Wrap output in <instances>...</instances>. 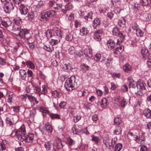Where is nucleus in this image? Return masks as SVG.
I'll list each match as a JSON object with an SVG mask.
<instances>
[{
    "instance_id": "obj_1",
    "label": "nucleus",
    "mask_w": 151,
    "mask_h": 151,
    "mask_svg": "<svg viewBox=\"0 0 151 151\" xmlns=\"http://www.w3.org/2000/svg\"><path fill=\"white\" fill-rule=\"evenodd\" d=\"M128 81L129 88H135L137 87V88L139 89V91L141 92L145 88V84L142 81L139 82L138 84L131 77L128 78Z\"/></svg>"
},
{
    "instance_id": "obj_2",
    "label": "nucleus",
    "mask_w": 151,
    "mask_h": 151,
    "mask_svg": "<svg viewBox=\"0 0 151 151\" xmlns=\"http://www.w3.org/2000/svg\"><path fill=\"white\" fill-rule=\"evenodd\" d=\"M75 76H72L65 81L64 86L68 91H71L74 88L73 83L75 81Z\"/></svg>"
},
{
    "instance_id": "obj_3",
    "label": "nucleus",
    "mask_w": 151,
    "mask_h": 151,
    "mask_svg": "<svg viewBox=\"0 0 151 151\" xmlns=\"http://www.w3.org/2000/svg\"><path fill=\"white\" fill-rule=\"evenodd\" d=\"M21 19L19 17H17L14 19L11 30L15 32L20 31L21 29Z\"/></svg>"
},
{
    "instance_id": "obj_4",
    "label": "nucleus",
    "mask_w": 151,
    "mask_h": 151,
    "mask_svg": "<svg viewBox=\"0 0 151 151\" xmlns=\"http://www.w3.org/2000/svg\"><path fill=\"white\" fill-rule=\"evenodd\" d=\"M55 13V11L52 10L47 11L42 14L41 18L47 21V19L54 16Z\"/></svg>"
},
{
    "instance_id": "obj_5",
    "label": "nucleus",
    "mask_w": 151,
    "mask_h": 151,
    "mask_svg": "<svg viewBox=\"0 0 151 151\" xmlns=\"http://www.w3.org/2000/svg\"><path fill=\"white\" fill-rule=\"evenodd\" d=\"M3 7L4 11L6 13H9L14 9V6L13 3L10 1H7Z\"/></svg>"
},
{
    "instance_id": "obj_6",
    "label": "nucleus",
    "mask_w": 151,
    "mask_h": 151,
    "mask_svg": "<svg viewBox=\"0 0 151 151\" xmlns=\"http://www.w3.org/2000/svg\"><path fill=\"white\" fill-rule=\"evenodd\" d=\"M22 33L24 35V39L27 40V41L29 44L35 42L34 40L31 37V35L29 30H27L22 32Z\"/></svg>"
},
{
    "instance_id": "obj_7",
    "label": "nucleus",
    "mask_w": 151,
    "mask_h": 151,
    "mask_svg": "<svg viewBox=\"0 0 151 151\" xmlns=\"http://www.w3.org/2000/svg\"><path fill=\"white\" fill-rule=\"evenodd\" d=\"M114 104L117 106H121L122 107H125L127 104L126 99L123 98H117L115 100Z\"/></svg>"
},
{
    "instance_id": "obj_8",
    "label": "nucleus",
    "mask_w": 151,
    "mask_h": 151,
    "mask_svg": "<svg viewBox=\"0 0 151 151\" xmlns=\"http://www.w3.org/2000/svg\"><path fill=\"white\" fill-rule=\"evenodd\" d=\"M73 8V5L70 2L66 4L65 5V9H62L61 11L64 14H65L68 12L71 11Z\"/></svg>"
},
{
    "instance_id": "obj_9",
    "label": "nucleus",
    "mask_w": 151,
    "mask_h": 151,
    "mask_svg": "<svg viewBox=\"0 0 151 151\" xmlns=\"http://www.w3.org/2000/svg\"><path fill=\"white\" fill-rule=\"evenodd\" d=\"M103 142L107 148L110 149V147L113 146L115 144V140L114 139V140L113 139L104 140Z\"/></svg>"
},
{
    "instance_id": "obj_10",
    "label": "nucleus",
    "mask_w": 151,
    "mask_h": 151,
    "mask_svg": "<svg viewBox=\"0 0 151 151\" xmlns=\"http://www.w3.org/2000/svg\"><path fill=\"white\" fill-rule=\"evenodd\" d=\"M44 146L46 150L48 151H50L52 149H53V148L55 147L54 143L52 142L51 141L45 142L44 144Z\"/></svg>"
},
{
    "instance_id": "obj_11",
    "label": "nucleus",
    "mask_w": 151,
    "mask_h": 151,
    "mask_svg": "<svg viewBox=\"0 0 151 151\" xmlns=\"http://www.w3.org/2000/svg\"><path fill=\"white\" fill-rule=\"evenodd\" d=\"M20 13L22 15H25L28 12V9L26 5L23 4H21L19 8Z\"/></svg>"
},
{
    "instance_id": "obj_12",
    "label": "nucleus",
    "mask_w": 151,
    "mask_h": 151,
    "mask_svg": "<svg viewBox=\"0 0 151 151\" xmlns=\"http://www.w3.org/2000/svg\"><path fill=\"white\" fill-rule=\"evenodd\" d=\"M34 134L29 133L28 134L25 135V141L27 143L31 142L34 139Z\"/></svg>"
},
{
    "instance_id": "obj_13",
    "label": "nucleus",
    "mask_w": 151,
    "mask_h": 151,
    "mask_svg": "<svg viewBox=\"0 0 151 151\" xmlns=\"http://www.w3.org/2000/svg\"><path fill=\"white\" fill-rule=\"evenodd\" d=\"M12 23L11 20L8 18H5L1 22L2 24L6 27L10 26L12 24Z\"/></svg>"
},
{
    "instance_id": "obj_14",
    "label": "nucleus",
    "mask_w": 151,
    "mask_h": 151,
    "mask_svg": "<svg viewBox=\"0 0 151 151\" xmlns=\"http://www.w3.org/2000/svg\"><path fill=\"white\" fill-rule=\"evenodd\" d=\"M66 35L65 36V39L68 41H71L73 38V34L71 32H69L68 29L65 30Z\"/></svg>"
},
{
    "instance_id": "obj_15",
    "label": "nucleus",
    "mask_w": 151,
    "mask_h": 151,
    "mask_svg": "<svg viewBox=\"0 0 151 151\" xmlns=\"http://www.w3.org/2000/svg\"><path fill=\"white\" fill-rule=\"evenodd\" d=\"M138 132L136 130H134L132 132H129L128 133V135L132 136L134 139V140H137L138 138Z\"/></svg>"
},
{
    "instance_id": "obj_16",
    "label": "nucleus",
    "mask_w": 151,
    "mask_h": 151,
    "mask_svg": "<svg viewBox=\"0 0 151 151\" xmlns=\"http://www.w3.org/2000/svg\"><path fill=\"white\" fill-rule=\"evenodd\" d=\"M143 114L147 118L151 119V110L148 109H146L143 112Z\"/></svg>"
},
{
    "instance_id": "obj_17",
    "label": "nucleus",
    "mask_w": 151,
    "mask_h": 151,
    "mask_svg": "<svg viewBox=\"0 0 151 151\" xmlns=\"http://www.w3.org/2000/svg\"><path fill=\"white\" fill-rule=\"evenodd\" d=\"M115 43L114 41L111 39H109L107 42V45L108 47L110 49H113L115 45Z\"/></svg>"
},
{
    "instance_id": "obj_18",
    "label": "nucleus",
    "mask_w": 151,
    "mask_h": 151,
    "mask_svg": "<svg viewBox=\"0 0 151 151\" xmlns=\"http://www.w3.org/2000/svg\"><path fill=\"white\" fill-rule=\"evenodd\" d=\"M141 54L142 56V58L144 59H146L148 58L150 54L147 50L145 49H142L141 50Z\"/></svg>"
},
{
    "instance_id": "obj_19",
    "label": "nucleus",
    "mask_w": 151,
    "mask_h": 151,
    "mask_svg": "<svg viewBox=\"0 0 151 151\" xmlns=\"http://www.w3.org/2000/svg\"><path fill=\"white\" fill-rule=\"evenodd\" d=\"M84 53L86 57L91 58L92 56V51L89 48H86L84 51Z\"/></svg>"
},
{
    "instance_id": "obj_20",
    "label": "nucleus",
    "mask_w": 151,
    "mask_h": 151,
    "mask_svg": "<svg viewBox=\"0 0 151 151\" xmlns=\"http://www.w3.org/2000/svg\"><path fill=\"white\" fill-rule=\"evenodd\" d=\"M81 70L83 72L85 73L89 69V67L85 63H82L80 66Z\"/></svg>"
},
{
    "instance_id": "obj_21",
    "label": "nucleus",
    "mask_w": 151,
    "mask_h": 151,
    "mask_svg": "<svg viewBox=\"0 0 151 151\" xmlns=\"http://www.w3.org/2000/svg\"><path fill=\"white\" fill-rule=\"evenodd\" d=\"M28 99L29 101L32 103V104L33 105H35L36 104H37L38 103V101L37 100V99L36 98L34 97L32 95H29L28 96Z\"/></svg>"
},
{
    "instance_id": "obj_22",
    "label": "nucleus",
    "mask_w": 151,
    "mask_h": 151,
    "mask_svg": "<svg viewBox=\"0 0 151 151\" xmlns=\"http://www.w3.org/2000/svg\"><path fill=\"white\" fill-rule=\"evenodd\" d=\"M53 35L55 36L61 37V32L60 28H57L56 27H54L53 29Z\"/></svg>"
},
{
    "instance_id": "obj_23",
    "label": "nucleus",
    "mask_w": 151,
    "mask_h": 151,
    "mask_svg": "<svg viewBox=\"0 0 151 151\" xmlns=\"http://www.w3.org/2000/svg\"><path fill=\"white\" fill-rule=\"evenodd\" d=\"M100 24V21L98 18H96L93 20V27L94 29H96L97 27L99 26Z\"/></svg>"
},
{
    "instance_id": "obj_24",
    "label": "nucleus",
    "mask_w": 151,
    "mask_h": 151,
    "mask_svg": "<svg viewBox=\"0 0 151 151\" xmlns=\"http://www.w3.org/2000/svg\"><path fill=\"white\" fill-rule=\"evenodd\" d=\"M124 49V47L123 45H121L119 47H116L114 51V53L115 54H118V52L121 53Z\"/></svg>"
},
{
    "instance_id": "obj_25",
    "label": "nucleus",
    "mask_w": 151,
    "mask_h": 151,
    "mask_svg": "<svg viewBox=\"0 0 151 151\" xmlns=\"http://www.w3.org/2000/svg\"><path fill=\"white\" fill-rule=\"evenodd\" d=\"M15 98V96L14 93H10L8 95L7 102L10 103H12Z\"/></svg>"
},
{
    "instance_id": "obj_26",
    "label": "nucleus",
    "mask_w": 151,
    "mask_h": 151,
    "mask_svg": "<svg viewBox=\"0 0 151 151\" xmlns=\"http://www.w3.org/2000/svg\"><path fill=\"white\" fill-rule=\"evenodd\" d=\"M26 30H27V29H24V30H22L20 32L19 35L15 34L16 36V38L18 40L20 41L21 40L22 38L24 39V35L23 34L22 32H24V31H25Z\"/></svg>"
},
{
    "instance_id": "obj_27",
    "label": "nucleus",
    "mask_w": 151,
    "mask_h": 151,
    "mask_svg": "<svg viewBox=\"0 0 151 151\" xmlns=\"http://www.w3.org/2000/svg\"><path fill=\"white\" fill-rule=\"evenodd\" d=\"M19 73L22 79V80H25L27 76L26 71L24 70L21 69L19 70Z\"/></svg>"
},
{
    "instance_id": "obj_28",
    "label": "nucleus",
    "mask_w": 151,
    "mask_h": 151,
    "mask_svg": "<svg viewBox=\"0 0 151 151\" xmlns=\"http://www.w3.org/2000/svg\"><path fill=\"white\" fill-rule=\"evenodd\" d=\"M104 57L101 55L100 54L98 53L96 54L94 57V60L96 62L100 61L101 62L102 58Z\"/></svg>"
},
{
    "instance_id": "obj_29",
    "label": "nucleus",
    "mask_w": 151,
    "mask_h": 151,
    "mask_svg": "<svg viewBox=\"0 0 151 151\" xmlns=\"http://www.w3.org/2000/svg\"><path fill=\"white\" fill-rule=\"evenodd\" d=\"M43 48L45 50L50 52H51L54 50L53 47L49 45H44L43 46Z\"/></svg>"
},
{
    "instance_id": "obj_30",
    "label": "nucleus",
    "mask_w": 151,
    "mask_h": 151,
    "mask_svg": "<svg viewBox=\"0 0 151 151\" xmlns=\"http://www.w3.org/2000/svg\"><path fill=\"white\" fill-rule=\"evenodd\" d=\"M132 67L128 64H126L123 67V69L125 72H128L130 71L132 69Z\"/></svg>"
},
{
    "instance_id": "obj_31",
    "label": "nucleus",
    "mask_w": 151,
    "mask_h": 151,
    "mask_svg": "<svg viewBox=\"0 0 151 151\" xmlns=\"http://www.w3.org/2000/svg\"><path fill=\"white\" fill-rule=\"evenodd\" d=\"M137 140L138 141H139L140 143H142L144 142L145 141V138L144 135L142 133L139 134Z\"/></svg>"
},
{
    "instance_id": "obj_32",
    "label": "nucleus",
    "mask_w": 151,
    "mask_h": 151,
    "mask_svg": "<svg viewBox=\"0 0 151 151\" xmlns=\"http://www.w3.org/2000/svg\"><path fill=\"white\" fill-rule=\"evenodd\" d=\"M16 136L17 140L21 141H25V135H23L20 134L19 132H18V133L17 134Z\"/></svg>"
},
{
    "instance_id": "obj_33",
    "label": "nucleus",
    "mask_w": 151,
    "mask_h": 151,
    "mask_svg": "<svg viewBox=\"0 0 151 151\" xmlns=\"http://www.w3.org/2000/svg\"><path fill=\"white\" fill-rule=\"evenodd\" d=\"M6 140H3L2 142H0V151H3L5 150L6 147L5 145L6 143Z\"/></svg>"
},
{
    "instance_id": "obj_34",
    "label": "nucleus",
    "mask_w": 151,
    "mask_h": 151,
    "mask_svg": "<svg viewBox=\"0 0 151 151\" xmlns=\"http://www.w3.org/2000/svg\"><path fill=\"white\" fill-rule=\"evenodd\" d=\"M122 147V145L120 143L116 144L114 147V151H120Z\"/></svg>"
},
{
    "instance_id": "obj_35",
    "label": "nucleus",
    "mask_w": 151,
    "mask_h": 151,
    "mask_svg": "<svg viewBox=\"0 0 151 151\" xmlns=\"http://www.w3.org/2000/svg\"><path fill=\"white\" fill-rule=\"evenodd\" d=\"M84 19L86 20L90 21L92 17V13L90 12L88 13L87 14L84 16Z\"/></svg>"
},
{
    "instance_id": "obj_36",
    "label": "nucleus",
    "mask_w": 151,
    "mask_h": 151,
    "mask_svg": "<svg viewBox=\"0 0 151 151\" xmlns=\"http://www.w3.org/2000/svg\"><path fill=\"white\" fill-rule=\"evenodd\" d=\"M101 106L103 108H105L107 105V101L106 98L102 99L101 103Z\"/></svg>"
},
{
    "instance_id": "obj_37",
    "label": "nucleus",
    "mask_w": 151,
    "mask_h": 151,
    "mask_svg": "<svg viewBox=\"0 0 151 151\" xmlns=\"http://www.w3.org/2000/svg\"><path fill=\"white\" fill-rule=\"evenodd\" d=\"M36 115V110L35 109H32L29 111V115L30 118L34 119Z\"/></svg>"
},
{
    "instance_id": "obj_38",
    "label": "nucleus",
    "mask_w": 151,
    "mask_h": 151,
    "mask_svg": "<svg viewBox=\"0 0 151 151\" xmlns=\"http://www.w3.org/2000/svg\"><path fill=\"white\" fill-rule=\"evenodd\" d=\"M64 143V142H61V141H59L58 142H57L56 144L55 145L54 144V146L55 145L58 149H60L63 148Z\"/></svg>"
},
{
    "instance_id": "obj_39",
    "label": "nucleus",
    "mask_w": 151,
    "mask_h": 151,
    "mask_svg": "<svg viewBox=\"0 0 151 151\" xmlns=\"http://www.w3.org/2000/svg\"><path fill=\"white\" fill-rule=\"evenodd\" d=\"M80 33L83 35H85L88 33V31L87 28L85 27H83L80 29Z\"/></svg>"
},
{
    "instance_id": "obj_40",
    "label": "nucleus",
    "mask_w": 151,
    "mask_h": 151,
    "mask_svg": "<svg viewBox=\"0 0 151 151\" xmlns=\"http://www.w3.org/2000/svg\"><path fill=\"white\" fill-rule=\"evenodd\" d=\"M125 20L124 18L122 17L119 21L118 24L121 27H124L125 26Z\"/></svg>"
},
{
    "instance_id": "obj_41",
    "label": "nucleus",
    "mask_w": 151,
    "mask_h": 151,
    "mask_svg": "<svg viewBox=\"0 0 151 151\" xmlns=\"http://www.w3.org/2000/svg\"><path fill=\"white\" fill-rule=\"evenodd\" d=\"M26 64L28 67L30 68L34 69L35 68L34 64L30 61L26 62Z\"/></svg>"
},
{
    "instance_id": "obj_42",
    "label": "nucleus",
    "mask_w": 151,
    "mask_h": 151,
    "mask_svg": "<svg viewBox=\"0 0 151 151\" xmlns=\"http://www.w3.org/2000/svg\"><path fill=\"white\" fill-rule=\"evenodd\" d=\"M111 61V60L109 59H106L104 57H103L102 58L101 62L103 63H104L106 65H108L109 64Z\"/></svg>"
},
{
    "instance_id": "obj_43",
    "label": "nucleus",
    "mask_w": 151,
    "mask_h": 151,
    "mask_svg": "<svg viewBox=\"0 0 151 151\" xmlns=\"http://www.w3.org/2000/svg\"><path fill=\"white\" fill-rule=\"evenodd\" d=\"M121 129L120 127L117 126L116 127V129L114 131V133L116 135H118L121 133Z\"/></svg>"
},
{
    "instance_id": "obj_44",
    "label": "nucleus",
    "mask_w": 151,
    "mask_h": 151,
    "mask_svg": "<svg viewBox=\"0 0 151 151\" xmlns=\"http://www.w3.org/2000/svg\"><path fill=\"white\" fill-rule=\"evenodd\" d=\"M45 35L47 38L48 39L52 37V31L51 30H48L45 32Z\"/></svg>"
},
{
    "instance_id": "obj_45",
    "label": "nucleus",
    "mask_w": 151,
    "mask_h": 151,
    "mask_svg": "<svg viewBox=\"0 0 151 151\" xmlns=\"http://www.w3.org/2000/svg\"><path fill=\"white\" fill-rule=\"evenodd\" d=\"M50 116L52 119H58L60 118V116L58 114L51 113L50 114Z\"/></svg>"
},
{
    "instance_id": "obj_46",
    "label": "nucleus",
    "mask_w": 151,
    "mask_h": 151,
    "mask_svg": "<svg viewBox=\"0 0 151 151\" xmlns=\"http://www.w3.org/2000/svg\"><path fill=\"white\" fill-rule=\"evenodd\" d=\"M68 52L71 55H73L74 54L75 52L74 47L71 46L68 49Z\"/></svg>"
},
{
    "instance_id": "obj_47",
    "label": "nucleus",
    "mask_w": 151,
    "mask_h": 151,
    "mask_svg": "<svg viewBox=\"0 0 151 151\" xmlns=\"http://www.w3.org/2000/svg\"><path fill=\"white\" fill-rule=\"evenodd\" d=\"M45 126L46 129L47 130L49 131L51 133L53 129L51 125L49 123H47L45 124Z\"/></svg>"
},
{
    "instance_id": "obj_48",
    "label": "nucleus",
    "mask_w": 151,
    "mask_h": 151,
    "mask_svg": "<svg viewBox=\"0 0 151 151\" xmlns=\"http://www.w3.org/2000/svg\"><path fill=\"white\" fill-rule=\"evenodd\" d=\"M136 34L137 36L141 37L143 36L144 32L139 28L136 31Z\"/></svg>"
},
{
    "instance_id": "obj_49",
    "label": "nucleus",
    "mask_w": 151,
    "mask_h": 151,
    "mask_svg": "<svg viewBox=\"0 0 151 151\" xmlns=\"http://www.w3.org/2000/svg\"><path fill=\"white\" fill-rule=\"evenodd\" d=\"M48 4L50 7L54 9V7L56 5V2L54 0H51L49 1Z\"/></svg>"
},
{
    "instance_id": "obj_50",
    "label": "nucleus",
    "mask_w": 151,
    "mask_h": 151,
    "mask_svg": "<svg viewBox=\"0 0 151 151\" xmlns=\"http://www.w3.org/2000/svg\"><path fill=\"white\" fill-rule=\"evenodd\" d=\"M93 38L96 41H99L101 40L100 35L96 33H94Z\"/></svg>"
},
{
    "instance_id": "obj_51",
    "label": "nucleus",
    "mask_w": 151,
    "mask_h": 151,
    "mask_svg": "<svg viewBox=\"0 0 151 151\" xmlns=\"http://www.w3.org/2000/svg\"><path fill=\"white\" fill-rule=\"evenodd\" d=\"M72 132L73 134H78L79 132V130L76 127L74 126L72 128Z\"/></svg>"
},
{
    "instance_id": "obj_52",
    "label": "nucleus",
    "mask_w": 151,
    "mask_h": 151,
    "mask_svg": "<svg viewBox=\"0 0 151 151\" xmlns=\"http://www.w3.org/2000/svg\"><path fill=\"white\" fill-rule=\"evenodd\" d=\"M112 33L113 35L117 36L120 33L119 31L118 28L117 27H114L112 30Z\"/></svg>"
},
{
    "instance_id": "obj_53",
    "label": "nucleus",
    "mask_w": 151,
    "mask_h": 151,
    "mask_svg": "<svg viewBox=\"0 0 151 151\" xmlns=\"http://www.w3.org/2000/svg\"><path fill=\"white\" fill-rule=\"evenodd\" d=\"M67 143L69 146H71L75 144V141L70 138H69L67 140Z\"/></svg>"
},
{
    "instance_id": "obj_54",
    "label": "nucleus",
    "mask_w": 151,
    "mask_h": 151,
    "mask_svg": "<svg viewBox=\"0 0 151 151\" xmlns=\"http://www.w3.org/2000/svg\"><path fill=\"white\" fill-rule=\"evenodd\" d=\"M63 68L67 71L70 70L71 68L70 64V63L64 64L63 66Z\"/></svg>"
},
{
    "instance_id": "obj_55",
    "label": "nucleus",
    "mask_w": 151,
    "mask_h": 151,
    "mask_svg": "<svg viewBox=\"0 0 151 151\" xmlns=\"http://www.w3.org/2000/svg\"><path fill=\"white\" fill-rule=\"evenodd\" d=\"M6 122L8 125H9L10 126H12L14 124V122H13L11 120V119L9 117L6 118Z\"/></svg>"
},
{
    "instance_id": "obj_56",
    "label": "nucleus",
    "mask_w": 151,
    "mask_h": 151,
    "mask_svg": "<svg viewBox=\"0 0 151 151\" xmlns=\"http://www.w3.org/2000/svg\"><path fill=\"white\" fill-rule=\"evenodd\" d=\"M121 122V119L119 117H117L114 119V123L115 125H119Z\"/></svg>"
},
{
    "instance_id": "obj_57",
    "label": "nucleus",
    "mask_w": 151,
    "mask_h": 151,
    "mask_svg": "<svg viewBox=\"0 0 151 151\" xmlns=\"http://www.w3.org/2000/svg\"><path fill=\"white\" fill-rule=\"evenodd\" d=\"M140 8L139 4L137 3H135L133 6V9L136 12L138 11Z\"/></svg>"
},
{
    "instance_id": "obj_58",
    "label": "nucleus",
    "mask_w": 151,
    "mask_h": 151,
    "mask_svg": "<svg viewBox=\"0 0 151 151\" xmlns=\"http://www.w3.org/2000/svg\"><path fill=\"white\" fill-rule=\"evenodd\" d=\"M58 42V40H57L52 38L50 40L49 42L52 45H54L57 44Z\"/></svg>"
},
{
    "instance_id": "obj_59",
    "label": "nucleus",
    "mask_w": 151,
    "mask_h": 151,
    "mask_svg": "<svg viewBox=\"0 0 151 151\" xmlns=\"http://www.w3.org/2000/svg\"><path fill=\"white\" fill-rule=\"evenodd\" d=\"M19 133L21 132V133L23 134V135L25 134V129L24 128V126H22L19 129Z\"/></svg>"
},
{
    "instance_id": "obj_60",
    "label": "nucleus",
    "mask_w": 151,
    "mask_h": 151,
    "mask_svg": "<svg viewBox=\"0 0 151 151\" xmlns=\"http://www.w3.org/2000/svg\"><path fill=\"white\" fill-rule=\"evenodd\" d=\"M12 133L10 134V135L11 137H13L14 136H16L17 135V133H18V131H14V127H12Z\"/></svg>"
},
{
    "instance_id": "obj_61",
    "label": "nucleus",
    "mask_w": 151,
    "mask_h": 151,
    "mask_svg": "<svg viewBox=\"0 0 151 151\" xmlns=\"http://www.w3.org/2000/svg\"><path fill=\"white\" fill-rule=\"evenodd\" d=\"M109 9V8L107 7H105L104 9L100 8L99 9V12L100 13H104L106 12Z\"/></svg>"
},
{
    "instance_id": "obj_62",
    "label": "nucleus",
    "mask_w": 151,
    "mask_h": 151,
    "mask_svg": "<svg viewBox=\"0 0 151 151\" xmlns=\"http://www.w3.org/2000/svg\"><path fill=\"white\" fill-rule=\"evenodd\" d=\"M81 117L80 115H76L74 117L73 121L75 122H77L80 120Z\"/></svg>"
},
{
    "instance_id": "obj_63",
    "label": "nucleus",
    "mask_w": 151,
    "mask_h": 151,
    "mask_svg": "<svg viewBox=\"0 0 151 151\" xmlns=\"http://www.w3.org/2000/svg\"><path fill=\"white\" fill-rule=\"evenodd\" d=\"M131 28L136 31L139 28V27L136 23H134L132 25Z\"/></svg>"
},
{
    "instance_id": "obj_64",
    "label": "nucleus",
    "mask_w": 151,
    "mask_h": 151,
    "mask_svg": "<svg viewBox=\"0 0 151 151\" xmlns=\"http://www.w3.org/2000/svg\"><path fill=\"white\" fill-rule=\"evenodd\" d=\"M53 96L55 98L58 97L60 95V92L57 90H55L52 93Z\"/></svg>"
}]
</instances>
